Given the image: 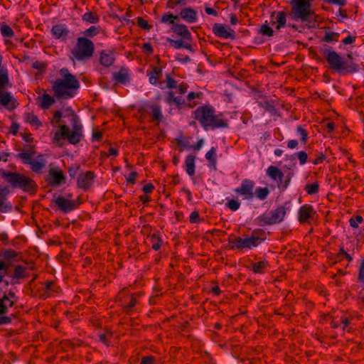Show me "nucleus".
<instances>
[{"mask_svg":"<svg viewBox=\"0 0 364 364\" xmlns=\"http://www.w3.org/2000/svg\"><path fill=\"white\" fill-rule=\"evenodd\" d=\"M192 117L198 121L205 130L228 127V120L223 113H216L215 108L209 105L198 107L192 113Z\"/></svg>","mask_w":364,"mask_h":364,"instance_id":"f257e3e1","label":"nucleus"},{"mask_svg":"<svg viewBox=\"0 0 364 364\" xmlns=\"http://www.w3.org/2000/svg\"><path fill=\"white\" fill-rule=\"evenodd\" d=\"M59 73L61 78L52 82V90L58 100L73 98L80 88V83L76 76L70 73L68 68H63Z\"/></svg>","mask_w":364,"mask_h":364,"instance_id":"f03ea898","label":"nucleus"},{"mask_svg":"<svg viewBox=\"0 0 364 364\" xmlns=\"http://www.w3.org/2000/svg\"><path fill=\"white\" fill-rule=\"evenodd\" d=\"M71 123L73 130H70L65 124L59 126L60 129L55 132L53 141L58 143L62 139H67L69 144L75 145L82 140L83 137L82 126L78 116L74 113L72 114Z\"/></svg>","mask_w":364,"mask_h":364,"instance_id":"7ed1b4c3","label":"nucleus"},{"mask_svg":"<svg viewBox=\"0 0 364 364\" xmlns=\"http://www.w3.org/2000/svg\"><path fill=\"white\" fill-rule=\"evenodd\" d=\"M326 61L330 68L341 74L356 73L359 65L353 63H348L336 51L325 50L323 51Z\"/></svg>","mask_w":364,"mask_h":364,"instance_id":"20e7f679","label":"nucleus"},{"mask_svg":"<svg viewBox=\"0 0 364 364\" xmlns=\"http://www.w3.org/2000/svg\"><path fill=\"white\" fill-rule=\"evenodd\" d=\"M3 177L13 188H19L23 192L35 193L37 184L31 178L18 172H6Z\"/></svg>","mask_w":364,"mask_h":364,"instance_id":"39448f33","label":"nucleus"},{"mask_svg":"<svg viewBox=\"0 0 364 364\" xmlns=\"http://www.w3.org/2000/svg\"><path fill=\"white\" fill-rule=\"evenodd\" d=\"M36 154V152L33 146H29L28 149L18 153L16 157L20 159L22 164L28 165L33 172L42 173L46 166L47 161L45 155L38 154L36 157H34Z\"/></svg>","mask_w":364,"mask_h":364,"instance_id":"423d86ee","label":"nucleus"},{"mask_svg":"<svg viewBox=\"0 0 364 364\" xmlns=\"http://www.w3.org/2000/svg\"><path fill=\"white\" fill-rule=\"evenodd\" d=\"M5 276V273L0 272V283L4 281ZM18 300V297L11 289L4 292L3 296L0 297V325L11 323V317L4 314L8 312L9 307H13Z\"/></svg>","mask_w":364,"mask_h":364,"instance_id":"0eeeda50","label":"nucleus"},{"mask_svg":"<svg viewBox=\"0 0 364 364\" xmlns=\"http://www.w3.org/2000/svg\"><path fill=\"white\" fill-rule=\"evenodd\" d=\"M313 0H291V6L289 16L294 20L302 22L309 21L314 11L311 10Z\"/></svg>","mask_w":364,"mask_h":364,"instance_id":"6e6552de","label":"nucleus"},{"mask_svg":"<svg viewBox=\"0 0 364 364\" xmlns=\"http://www.w3.org/2000/svg\"><path fill=\"white\" fill-rule=\"evenodd\" d=\"M94 51L93 42L86 37H80L77 38L72 54L76 60L82 61L90 58L93 55Z\"/></svg>","mask_w":364,"mask_h":364,"instance_id":"1a4fd4ad","label":"nucleus"},{"mask_svg":"<svg viewBox=\"0 0 364 364\" xmlns=\"http://www.w3.org/2000/svg\"><path fill=\"white\" fill-rule=\"evenodd\" d=\"M286 215V208L279 206L269 213L261 214L255 219V223L259 226L272 225L283 221Z\"/></svg>","mask_w":364,"mask_h":364,"instance_id":"9d476101","label":"nucleus"},{"mask_svg":"<svg viewBox=\"0 0 364 364\" xmlns=\"http://www.w3.org/2000/svg\"><path fill=\"white\" fill-rule=\"evenodd\" d=\"M267 175L273 180H278V187H282L284 191L290 183L291 179L294 176V172L290 168L284 177V173L277 167L270 166L267 170Z\"/></svg>","mask_w":364,"mask_h":364,"instance_id":"9b49d317","label":"nucleus"},{"mask_svg":"<svg viewBox=\"0 0 364 364\" xmlns=\"http://www.w3.org/2000/svg\"><path fill=\"white\" fill-rule=\"evenodd\" d=\"M255 183L248 178L242 181L240 186L234 190L237 194H240L244 200H251L255 197Z\"/></svg>","mask_w":364,"mask_h":364,"instance_id":"f8f14e48","label":"nucleus"},{"mask_svg":"<svg viewBox=\"0 0 364 364\" xmlns=\"http://www.w3.org/2000/svg\"><path fill=\"white\" fill-rule=\"evenodd\" d=\"M117 300L121 302L127 314H129L132 308L136 304V298L134 294H130L127 288L122 289L117 296Z\"/></svg>","mask_w":364,"mask_h":364,"instance_id":"ddd939ff","label":"nucleus"},{"mask_svg":"<svg viewBox=\"0 0 364 364\" xmlns=\"http://www.w3.org/2000/svg\"><path fill=\"white\" fill-rule=\"evenodd\" d=\"M46 181L50 186H58L66 183V177L58 168H51L46 178Z\"/></svg>","mask_w":364,"mask_h":364,"instance_id":"4468645a","label":"nucleus"},{"mask_svg":"<svg viewBox=\"0 0 364 364\" xmlns=\"http://www.w3.org/2000/svg\"><path fill=\"white\" fill-rule=\"evenodd\" d=\"M95 178L96 175L92 171L80 173L77 177V186L85 191H87L92 186Z\"/></svg>","mask_w":364,"mask_h":364,"instance_id":"2eb2a0df","label":"nucleus"},{"mask_svg":"<svg viewBox=\"0 0 364 364\" xmlns=\"http://www.w3.org/2000/svg\"><path fill=\"white\" fill-rule=\"evenodd\" d=\"M53 202L57 205L58 208L63 213H68L75 210L80 203L75 200H69L63 196H58L55 199L53 200Z\"/></svg>","mask_w":364,"mask_h":364,"instance_id":"dca6fc26","label":"nucleus"},{"mask_svg":"<svg viewBox=\"0 0 364 364\" xmlns=\"http://www.w3.org/2000/svg\"><path fill=\"white\" fill-rule=\"evenodd\" d=\"M29 273L26 271V267L21 264L14 265V272L9 275L11 278V284L16 285L21 283V281L28 278Z\"/></svg>","mask_w":364,"mask_h":364,"instance_id":"f3484780","label":"nucleus"},{"mask_svg":"<svg viewBox=\"0 0 364 364\" xmlns=\"http://www.w3.org/2000/svg\"><path fill=\"white\" fill-rule=\"evenodd\" d=\"M213 31L216 36L224 39H235L236 37L234 30L220 23H215Z\"/></svg>","mask_w":364,"mask_h":364,"instance_id":"a211bd4d","label":"nucleus"},{"mask_svg":"<svg viewBox=\"0 0 364 364\" xmlns=\"http://www.w3.org/2000/svg\"><path fill=\"white\" fill-rule=\"evenodd\" d=\"M9 194V188L0 185V212L1 213H7L12 209L11 204L7 201Z\"/></svg>","mask_w":364,"mask_h":364,"instance_id":"6ab92c4d","label":"nucleus"},{"mask_svg":"<svg viewBox=\"0 0 364 364\" xmlns=\"http://www.w3.org/2000/svg\"><path fill=\"white\" fill-rule=\"evenodd\" d=\"M0 104L9 111L14 109L18 105L16 100L9 92H2L1 91H0Z\"/></svg>","mask_w":364,"mask_h":364,"instance_id":"aec40b11","label":"nucleus"},{"mask_svg":"<svg viewBox=\"0 0 364 364\" xmlns=\"http://www.w3.org/2000/svg\"><path fill=\"white\" fill-rule=\"evenodd\" d=\"M146 112L151 114L152 118L151 122H156L157 124H159L163 119V114L161 111V107L158 104H153L150 105H146L145 107Z\"/></svg>","mask_w":364,"mask_h":364,"instance_id":"412c9836","label":"nucleus"},{"mask_svg":"<svg viewBox=\"0 0 364 364\" xmlns=\"http://www.w3.org/2000/svg\"><path fill=\"white\" fill-rule=\"evenodd\" d=\"M316 213L312 205L309 204H304L299 208L298 220L300 223L306 222L309 219L311 218Z\"/></svg>","mask_w":364,"mask_h":364,"instance_id":"4be33fe9","label":"nucleus"},{"mask_svg":"<svg viewBox=\"0 0 364 364\" xmlns=\"http://www.w3.org/2000/svg\"><path fill=\"white\" fill-rule=\"evenodd\" d=\"M228 241V243L231 245L230 249L232 250H242L247 249L246 237L242 238L232 234L229 235Z\"/></svg>","mask_w":364,"mask_h":364,"instance_id":"5701e85b","label":"nucleus"},{"mask_svg":"<svg viewBox=\"0 0 364 364\" xmlns=\"http://www.w3.org/2000/svg\"><path fill=\"white\" fill-rule=\"evenodd\" d=\"M171 31L184 40L191 41L192 35L185 24L176 23L171 26Z\"/></svg>","mask_w":364,"mask_h":364,"instance_id":"b1692460","label":"nucleus"},{"mask_svg":"<svg viewBox=\"0 0 364 364\" xmlns=\"http://www.w3.org/2000/svg\"><path fill=\"white\" fill-rule=\"evenodd\" d=\"M53 36L58 39L65 41L69 34V30L64 24H57L51 29Z\"/></svg>","mask_w":364,"mask_h":364,"instance_id":"393cba45","label":"nucleus"},{"mask_svg":"<svg viewBox=\"0 0 364 364\" xmlns=\"http://www.w3.org/2000/svg\"><path fill=\"white\" fill-rule=\"evenodd\" d=\"M181 18L187 23H195L198 19L197 12L191 7L182 9L180 12Z\"/></svg>","mask_w":364,"mask_h":364,"instance_id":"a878e982","label":"nucleus"},{"mask_svg":"<svg viewBox=\"0 0 364 364\" xmlns=\"http://www.w3.org/2000/svg\"><path fill=\"white\" fill-rule=\"evenodd\" d=\"M42 285L43 293L41 294V297L44 299L51 296L53 293L58 292L59 290V287L52 281H48Z\"/></svg>","mask_w":364,"mask_h":364,"instance_id":"bb28decb","label":"nucleus"},{"mask_svg":"<svg viewBox=\"0 0 364 364\" xmlns=\"http://www.w3.org/2000/svg\"><path fill=\"white\" fill-rule=\"evenodd\" d=\"M0 257L5 260H14L19 262L21 259V254L13 249H5L0 252Z\"/></svg>","mask_w":364,"mask_h":364,"instance_id":"cd10ccee","label":"nucleus"},{"mask_svg":"<svg viewBox=\"0 0 364 364\" xmlns=\"http://www.w3.org/2000/svg\"><path fill=\"white\" fill-rule=\"evenodd\" d=\"M113 79L122 84L127 83L129 81L128 70L125 68H122L118 73H113Z\"/></svg>","mask_w":364,"mask_h":364,"instance_id":"c85d7f7f","label":"nucleus"},{"mask_svg":"<svg viewBox=\"0 0 364 364\" xmlns=\"http://www.w3.org/2000/svg\"><path fill=\"white\" fill-rule=\"evenodd\" d=\"M114 58L112 53H106L105 51L100 53V62L102 65L109 67L114 63Z\"/></svg>","mask_w":364,"mask_h":364,"instance_id":"c756f323","label":"nucleus"},{"mask_svg":"<svg viewBox=\"0 0 364 364\" xmlns=\"http://www.w3.org/2000/svg\"><path fill=\"white\" fill-rule=\"evenodd\" d=\"M150 241L152 244L151 248L155 251H158L160 250L164 241L161 237L159 232H156L149 235Z\"/></svg>","mask_w":364,"mask_h":364,"instance_id":"7c9ffc66","label":"nucleus"},{"mask_svg":"<svg viewBox=\"0 0 364 364\" xmlns=\"http://www.w3.org/2000/svg\"><path fill=\"white\" fill-rule=\"evenodd\" d=\"M276 21L272 22V24H276V29L279 30L286 26L287 14L284 11H278L276 16Z\"/></svg>","mask_w":364,"mask_h":364,"instance_id":"2f4dec72","label":"nucleus"},{"mask_svg":"<svg viewBox=\"0 0 364 364\" xmlns=\"http://www.w3.org/2000/svg\"><path fill=\"white\" fill-rule=\"evenodd\" d=\"M203 95L202 92H191L187 95V101L188 102H186V107L189 108H194L196 106H197L199 103L196 101H194V99H200Z\"/></svg>","mask_w":364,"mask_h":364,"instance_id":"473e14b6","label":"nucleus"},{"mask_svg":"<svg viewBox=\"0 0 364 364\" xmlns=\"http://www.w3.org/2000/svg\"><path fill=\"white\" fill-rule=\"evenodd\" d=\"M195 156L188 155L186 158V171L190 176H192L195 174Z\"/></svg>","mask_w":364,"mask_h":364,"instance_id":"72a5a7b5","label":"nucleus"},{"mask_svg":"<svg viewBox=\"0 0 364 364\" xmlns=\"http://www.w3.org/2000/svg\"><path fill=\"white\" fill-rule=\"evenodd\" d=\"M9 84V73L6 68H2L0 69V91L7 88Z\"/></svg>","mask_w":364,"mask_h":364,"instance_id":"f704fd0d","label":"nucleus"},{"mask_svg":"<svg viewBox=\"0 0 364 364\" xmlns=\"http://www.w3.org/2000/svg\"><path fill=\"white\" fill-rule=\"evenodd\" d=\"M41 104L40 107L42 109H48L52 105L54 104L55 100L53 97L50 96L47 93H44L41 97Z\"/></svg>","mask_w":364,"mask_h":364,"instance_id":"c9c22d12","label":"nucleus"},{"mask_svg":"<svg viewBox=\"0 0 364 364\" xmlns=\"http://www.w3.org/2000/svg\"><path fill=\"white\" fill-rule=\"evenodd\" d=\"M179 17L178 16H175L173 14L169 12L164 14L161 18V22L165 24H169L171 26L173 25H176V21H178Z\"/></svg>","mask_w":364,"mask_h":364,"instance_id":"e433bc0d","label":"nucleus"},{"mask_svg":"<svg viewBox=\"0 0 364 364\" xmlns=\"http://www.w3.org/2000/svg\"><path fill=\"white\" fill-rule=\"evenodd\" d=\"M269 266L268 262L262 260L255 262L252 265V271L256 274H262Z\"/></svg>","mask_w":364,"mask_h":364,"instance_id":"4c0bfd02","label":"nucleus"},{"mask_svg":"<svg viewBox=\"0 0 364 364\" xmlns=\"http://www.w3.org/2000/svg\"><path fill=\"white\" fill-rule=\"evenodd\" d=\"M255 196L259 200H265L269 194V190L267 187H258L254 190Z\"/></svg>","mask_w":364,"mask_h":364,"instance_id":"58836bf2","label":"nucleus"},{"mask_svg":"<svg viewBox=\"0 0 364 364\" xmlns=\"http://www.w3.org/2000/svg\"><path fill=\"white\" fill-rule=\"evenodd\" d=\"M25 122L31 125L40 127L42 125L41 122L38 119V117L33 113H26L24 116Z\"/></svg>","mask_w":364,"mask_h":364,"instance_id":"ea45409f","label":"nucleus"},{"mask_svg":"<svg viewBox=\"0 0 364 364\" xmlns=\"http://www.w3.org/2000/svg\"><path fill=\"white\" fill-rule=\"evenodd\" d=\"M83 21L90 23H96L99 21L100 17L97 14L93 12H87L82 16Z\"/></svg>","mask_w":364,"mask_h":364,"instance_id":"a19ab883","label":"nucleus"},{"mask_svg":"<svg viewBox=\"0 0 364 364\" xmlns=\"http://www.w3.org/2000/svg\"><path fill=\"white\" fill-rule=\"evenodd\" d=\"M296 134L300 136V141L301 143L306 144L307 142L309 133L303 126H297Z\"/></svg>","mask_w":364,"mask_h":364,"instance_id":"79ce46f5","label":"nucleus"},{"mask_svg":"<svg viewBox=\"0 0 364 364\" xmlns=\"http://www.w3.org/2000/svg\"><path fill=\"white\" fill-rule=\"evenodd\" d=\"M340 34L336 32H326L322 41L327 43L337 42Z\"/></svg>","mask_w":364,"mask_h":364,"instance_id":"37998d69","label":"nucleus"},{"mask_svg":"<svg viewBox=\"0 0 364 364\" xmlns=\"http://www.w3.org/2000/svg\"><path fill=\"white\" fill-rule=\"evenodd\" d=\"M216 150L214 147H212L206 154L205 159L209 161V163L215 167L216 165Z\"/></svg>","mask_w":364,"mask_h":364,"instance_id":"c03bdc74","label":"nucleus"},{"mask_svg":"<svg viewBox=\"0 0 364 364\" xmlns=\"http://www.w3.org/2000/svg\"><path fill=\"white\" fill-rule=\"evenodd\" d=\"M304 190L309 195L316 194L318 192L319 190V184L318 182H314L311 184H306L305 186Z\"/></svg>","mask_w":364,"mask_h":364,"instance_id":"a18cd8bd","label":"nucleus"},{"mask_svg":"<svg viewBox=\"0 0 364 364\" xmlns=\"http://www.w3.org/2000/svg\"><path fill=\"white\" fill-rule=\"evenodd\" d=\"M0 31L4 37L12 38L14 36V31L7 24L1 25Z\"/></svg>","mask_w":364,"mask_h":364,"instance_id":"49530a36","label":"nucleus"},{"mask_svg":"<svg viewBox=\"0 0 364 364\" xmlns=\"http://www.w3.org/2000/svg\"><path fill=\"white\" fill-rule=\"evenodd\" d=\"M251 235L255 238H258L260 242H264L266 240V232L262 229H255Z\"/></svg>","mask_w":364,"mask_h":364,"instance_id":"de8ad7c7","label":"nucleus"},{"mask_svg":"<svg viewBox=\"0 0 364 364\" xmlns=\"http://www.w3.org/2000/svg\"><path fill=\"white\" fill-rule=\"evenodd\" d=\"M100 27L96 26H92L89 28L86 29L83 33L86 38L93 37L100 33Z\"/></svg>","mask_w":364,"mask_h":364,"instance_id":"09e8293b","label":"nucleus"},{"mask_svg":"<svg viewBox=\"0 0 364 364\" xmlns=\"http://www.w3.org/2000/svg\"><path fill=\"white\" fill-rule=\"evenodd\" d=\"M247 249H252L258 247L262 242L259 241L258 238H255L252 235L246 237Z\"/></svg>","mask_w":364,"mask_h":364,"instance_id":"8fccbe9b","label":"nucleus"},{"mask_svg":"<svg viewBox=\"0 0 364 364\" xmlns=\"http://www.w3.org/2000/svg\"><path fill=\"white\" fill-rule=\"evenodd\" d=\"M259 33L265 36L272 37L273 36L274 31L268 24L264 23L260 28Z\"/></svg>","mask_w":364,"mask_h":364,"instance_id":"3c124183","label":"nucleus"},{"mask_svg":"<svg viewBox=\"0 0 364 364\" xmlns=\"http://www.w3.org/2000/svg\"><path fill=\"white\" fill-rule=\"evenodd\" d=\"M186 40H173L171 38H168L167 41L170 43V45L174 48L175 49H180L183 48L185 44Z\"/></svg>","mask_w":364,"mask_h":364,"instance_id":"603ef678","label":"nucleus"},{"mask_svg":"<svg viewBox=\"0 0 364 364\" xmlns=\"http://www.w3.org/2000/svg\"><path fill=\"white\" fill-rule=\"evenodd\" d=\"M226 207L228 208L232 211L237 210L240 207V203L235 199H230L225 204Z\"/></svg>","mask_w":364,"mask_h":364,"instance_id":"864d4df0","label":"nucleus"},{"mask_svg":"<svg viewBox=\"0 0 364 364\" xmlns=\"http://www.w3.org/2000/svg\"><path fill=\"white\" fill-rule=\"evenodd\" d=\"M363 221V218L361 215H356L349 220V224L352 228H357L358 227V224L361 223Z\"/></svg>","mask_w":364,"mask_h":364,"instance_id":"5fc2aeb1","label":"nucleus"},{"mask_svg":"<svg viewBox=\"0 0 364 364\" xmlns=\"http://www.w3.org/2000/svg\"><path fill=\"white\" fill-rule=\"evenodd\" d=\"M79 169H80V165H78V164H75L71 166H69L68 171L70 177L72 178H75L76 177V176L77 175Z\"/></svg>","mask_w":364,"mask_h":364,"instance_id":"6e6d98bb","label":"nucleus"},{"mask_svg":"<svg viewBox=\"0 0 364 364\" xmlns=\"http://www.w3.org/2000/svg\"><path fill=\"white\" fill-rule=\"evenodd\" d=\"M296 156L298 159L299 160V164L301 165H304L306 163L308 159V155L306 151H301L296 153Z\"/></svg>","mask_w":364,"mask_h":364,"instance_id":"4d7b16f0","label":"nucleus"},{"mask_svg":"<svg viewBox=\"0 0 364 364\" xmlns=\"http://www.w3.org/2000/svg\"><path fill=\"white\" fill-rule=\"evenodd\" d=\"M175 100H176V96L173 91H168L166 92V95L165 97V101L167 104H168L169 105H173Z\"/></svg>","mask_w":364,"mask_h":364,"instance_id":"13d9d810","label":"nucleus"},{"mask_svg":"<svg viewBox=\"0 0 364 364\" xmlns=\"http://www.w3.org/2000/svg\"><path fill=\"white\" fill-rule=\"evenodd\" d=\"M137 25L145 30H149L151 27V26L149 24L148 21L141 17H139L137 18Z\"/></svg>","mask_w":364,"mask_h":364,"instance_id":"bf43d9fd","label":"nucleus"},{"mask_svg":"<svg viewBox=\"0 0 364 364\" xmlns=\"http://www.w3.org/2000/svg\"><path fill=\"white\" fill-rule=\"evenodd\" d=\"M140 364H156V358L151 355L144 356L141 358Z\"/></svg>","mask_w":364,"mask_h":364,"instance_id":"052dcab7","label":"nucleus"},{"mask_svg":"<svg viewBox=\"0 0 364 364\" xmlns=\"http://www.w3.org/2000/svg\"><path fill=\"white\" fill-rule=\"evenodd\" d=\"M189 221L191 223H198L200 220V214L198 211H193L189 216Z\"/></svg>","mask_w":364,"mask_h":364,"instance_id":"680f3d73","label":"nucleus"},{"mask_svg":"<svg viewBox=\"0 0 364 364\" xmlns=\"http://www.w3.org/2000/svg\"><path fill=\"white\" fill-rule=\"evenodd\" d=\"M258 105L268 112H272L274 109V106L267 101L259 102Z\"/></svg>","mask_w":364,"mask_h":364,"instance_id":"e2e57ef3","label":"nucleus"},{"mask_svg":"<svg viewBox=\"0 0 364 364\" xmlns=\"http://www.w3.org/2000/svg\"><path fill=\"white\" fill-rule=\"evenodd\" d=\"M173 104L176 105L178 109L186 107V105L185 100L182 97L178 96H176V100H174Z\"/></svg>","mask_w":364,"mask_h":364,"instance_id":"0e129e2a","label":"nucleus"},{"mask_svg":"<svg viewBox=\"0 0 364 364\" xmlns=\"http://www.w3.org/2000/svg\"><path fill=\"white\" fill-rule=\"evenodd\" d=\"M166 84L168 88H177L176 81L171 77L169 75H166Z\"/></svg>","mask_w":364,"mask_h":364,"instance_id":"69168bd1","label":"nucleus"},{"mask_svg":"<svg viewBox=\"0 0 364 364\" xmlns=\"http://www.w3.org/2000/svg\"><path fill=\"white\" fill-rule=\"evenodd\" d=\"M63 117L61 111L57 110L53 114L54 119L52 121L53 124H58L60 122V118Z\"/></svg>","mask_w":364,"mask_h":364,"instance_id":"338daca9","label":"nucleus"},{"mask_svg":"<svg viewBox=\"0 0 364 364\" xmlns=\"http://www.w3.org/2000/svg\"><path fill=\"white\" fill-rule=\"evenodd\" d=\"M358 280L361 282H364V259L362 260L359 267Z\"/></svg>","mask_w":364,"mask_h":364,"instance_id":"774afa93","label":"nucleus"}]
</instances>
